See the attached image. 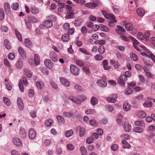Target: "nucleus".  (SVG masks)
Returning a JSON list of instances; mask_svg holds the SVG:
<instances>
[{
	"instance_id": "f257e3e1",
	"label": "nucleus",
	"mask_w": 155,
	"mask_h": 155,
	"mask_svg": "<svg viewBox=\"0 0 155 155\" xmlns=\"http://www.w3.org/2000/svg\"><path fill=\"white\" fill-rule=\"evenodd\" d=\"M78 99H77L75 97L71 96L69 97V99L74 103L78 104H80L81 101H84L86 100V97L84 95H81L78 97Z\"/></svg>"
},
{
	"instance_id": "f03ea898",
	"label": "nucleus",
	"mask_w": 155,
	"mask_h": 155,
	"mask_svg": "<svg viewBox=\"0 0 155 155\" xmlns=\"http://www.w3.org/2000/svg\"><path fill=\"white\" fill-rule=\"evenodd\" d=\"M70 68L71 72L73 75L78 76L79 74L80 70L78 67L74 64H71Z\"/></svg>"
},
{
	"instance_id": "7ed1b4c3",
	"label": "nucleus",
	"mask_w": 155,
	"mask_h": 155,
	"mask_svg": "<svg viewBox=\"0 0 155 155\" xmlns=\"http://www.w3.org/2000/svg\"><path fill=\"white\" fill-rule=\"evenodd\" d=\"M127 78L124 75H120L117 79L118 83L121 85L124 86L125 84V82L127 80Z\"/></svg>"
},
{
	"instance_id": "20e7f679",
	"label": "nucleus",
	"mask_w": 155,
	"mask_h": 155,
	"mask_svg": "<svg viewBox=\"0 0 155 155\" xmlns=\"http://www.w3.org/2000/svg\"><path fill=\"white\" fill-rule=\"evenodd\" d=\"M36 135L35 130L32 128L30 129L28 132V137L30 139H35Z\"/></svg>"
},
{
	"instance_id": "39448f33",
	"label": "nucleus",
	"mask_w": 155,
	"mask_h": 155,
	"mask_svg": "<svg viewBox=\"0 0 155 155\" xmlns=\"http://www.w3.org/2000/svg\"><path fill=\"white\" fill-rule=\"evenodd\" d=\"M18 50L19 54L22 58L25 59L26 57V53L24 50L21 47H19Z\"/></svg>"
},
{
	"instance_id": "423d86ee",
	"label": "nucleus",
	"mask_w": 155,
	"mask_h": 155,
	"mask_svg": "<svg viewBox=\"0 0 155 155\" xmlns=\"http://www.w3.org/2000/svg\"><path fill=\"white\" fill-rule=\"evenodd\" d=\"M60 81L62 84L66 86L69 87L70 85L69 81L67 79L64 78H60Z\"/></svg>"
},
{
	"instance_id": "0eeeda50",
	"label": "nucleus",
	"mask_w": 155,
	"mask_h": 155,
	"mask_svg": "<svg viewBox=\"0 0 155 155\" xmlns=\"http://www.w3.org/2000/svg\"><path fill=\"white\" fill-rule=\"evenodd\" d=\"M44 63L46 66L49 69L52 68L53 66L52 62L49 59L45 60Z\"/></svg>"
},
{
	"instance_id": "6e6552de",
	"label": "nucleus",
	"mask_w": 155,
	"mask_h": 155,
	"mask_svg": "<svg viewBox=\"0 0 155 155\" xmlns=\"http://www.w3.org/2000/svg\"><path fill=\"white\" fill-rule=\"evenodd\" d=\"M50 58L53 61L56 62L58 60L56 54L54 51H51L50 54Z\"/></svg>"
},
{
	"instance_id": "1a4fd4ad",
	"label": "nucleus",
	"mask_w": 155,
	"mask_h": 155,
	"mask_svg": "<svg viewBox=\"0 0 155 155\" xmlns=\"http://www.w3.org/2000/svg\"><path fill=\"white\" fill-rule=\"evenodd\" d=\"M4 7L6 13L8 15L10 14V7L9 4L8 2H6L4 4Z\"/></svg>"
},
{
	"instance_id": "9d476101",
	"label": "nucleus",
	"mask_w": 155,
	"mask_h": 155,
	"mask_svg": "<svg viewBox=\"0 0 155 155\" xmlns=\"http://www.w3.org/2000/svg\"><path fill=\"white\" fill-rule=\"evenodd\" d=\"M17 103L19 110H22L24 108V105L22 100L21 98L20 97L18 98Z\"/></svg>"
},
{
	"instance_id": "9b49d317",
	"label": "nucleus",
	"mask_w": 155,
	"mask_h": 155,
	"mask_svg": "<svg viewBox=\"0 0 155 155\" xmlns=\"http://www.w3.org/2000/svg\"><path fill=\"white\" fill-rule=\"evenodd\" d=\"M124 129L126 132H129L131 129V127L130 124L127 122H125L124 124Z\"/></svg>"
},
{
	"instance_id": "f8f14e48",
	"label": "nucleus",
	"mask_w": 155,
	"mask_h": 155,
	"mask_svg": "<svg viewBox=\"0 0 155 155\" xmlns=\"http://www.w3.org/2000/svg\"><path fill=\"white\" fill-rule=\"evenodd\" d=\"M117 27L118 28L116 29L115 31L118 34L121 35L125 32V31L124 29L122 26L117 25Z\"/></svg>"
},
{
	"instance_id": "ddd939ff",
	"label": "nucleus",
	"mask_w": 155,
	"mask_h": 155,
	"mask_svg": "<svg viewBox=\"0 0 155 155\" xmlns=\"http://www.w3.org/2000/svg\"><path fill=\"white\" fill-rule=\"evenodd\" d=\"M13 142L18 147H21L22 145L21 140L17 138H15L13 140Z\"/></svg>"
},
{
	"instance_id": "4468645a",
	"label": "nucleus",
	"mask_w": 155,
	"mask_h": 155,
	"mask_svg": "<svg viewBox=\"0 0 155 155\" xmlns=\"http://www.w3.org/2000/svg\"><path fill=\"white\" fill-rule=\"evenodd\" d=\"M98 85L102 87H105L107 86V83L106 81L103 79L98 80L97 82Z\"/></svg>"
},
{
	"instance_id": "2eb2a0df",
	"label": "nucleus",
	"mask_w": 155,
	"mask_h": 155,
	"mask_svg": "<svg viewBox=\"0 0 155 155\" xmlns=\"http://www.w3.org/2000/svg\"><path fill=\"white\" fill-rule=\"evenodd\" d=\"M19 135L23 139L26 137L27 134L24 128L23 127L21 128L20 130Z\"/></svg>"
},
{
	"instance_id": "dca6fc26",
	"label": "nucleus",
	"mask_w": 155,
	"mask_h": 155,
	"mask_svg": "<svg viewBox=\"0 0 155 155\" xmlns=\"http://www.w3.org/2000/svg\"><path fill=\"white\" fill-rule=\"evenodd\" d=\"M68 15L66 16V18L67 19L73 18L74 12L73 10H68L67 11Z\"/></svg>"
},
{
	"instance_id": "f3484780",
	"label": "nucleus",
	"mask_w": 155,
	"mask_h": 155,
	"mask_svg": "<svg viewBox=\"0 0 155 155\" xmlns=\"http://www.w3.org/2000/svg\"><path fill=\"white\" fill-rule=\"evenodd\" d=\"M44 26L47 28H51L53 25L52 20L45 21L44 23Z\"/></svg>"
},
{
	"instance_id": "a211bd4d",
	"label": "nucleus",
	"mask_w": 155,
	"mask_h": 155,
	"mask_svg": "<svg viewBox=\"0 0 155 155\" xmlns=\"http://www.w3.org/2000/svg\"><path fill=\"white\" fill-rule=\"evenodd\" d=\"M102 63L103 64V66L104 70H108L110 69V66L108 65V62L106 60H104L103 61Z\"/></svg>"
},
{
	"instance_id": "6ab92c4d",
	"label": "nucleus",
	"mask_w": 155,
	"mask_h": 155,
	"mask_svg": "<svg viewBox=\"0 0 155 155\" xmlns=\"http://www.w3.org/2000/svg\"><path fill=\"white\" fill-rule=\"evenodd\" d=\"M82 21L81 18H77L74 21V25L76 26H79L82 23Z\"/></svg>"
},
{
	"instance_id": "aec40b11",
	"label": "nucleus",
	"mask_w": 155,
	"mask_h": 155,
	"mask_svg": "<svg viewBox=\"0 0 155 155\" xmlns=\"http://www.w3.org/2000/svg\"><path fill=\"white\" fill-rule=\"evenodd\" d=\"M4 45L7 49L10 50L11 48L12 47L10 43L7 39H5L4 41Z\"/></svg>"
},
{
	"instance_id": "412c9836",
	"label": "nucleus",
	"mask_w": 155,
	"mask_h": 155,
	"mask_svg": "<svg viewBox=\"0 0 155 155\" xmlns=\"http://www.w3.org/2000/svg\"><path fill=\"white\" fill-rule=\"evenodd\" d=\"M130 108V106L129 104L127 102H125L123 105V108L125 111H128Z\"/></svg>"
},
{
	"instance_id": "4be33fe9",
	"label": "nucleus",
	"mask_w": 155,
	"mask_h": 155,
	"mask_svg": "<svg viewBox=\"0 0 155 155\" xmlns=\"http://www.w3.org/2000/svg\"><path fill=\"white\" fill-rule=\"evenodd\" d=\"M134 124L135 125L138 126H141L142 127H145V124L143 121H137L134 122Z\"/></svg>"
},
{
	"instance_id": "5701e85b",
	"label": "nucleus",
	"mask_w": 155,
	"mask_h": 155,
	"mask_svg": "<svg viewBox=\"0 0 155 155\" xmlns=\"http://www.w3.org/2000/svg\"><path fill=\"white\" fill-rule=\"evenodd\" d=\"M136 12L138 15L140 17L143 15L145 13L144 9L141 8H138Z\"/></svg>"
},
{
	"instance_id": "b1692460",
	"label": "nucleus",
	"mask_w": 155,
	"mask_h": 155,
	"mask_svg": "<svg viewBox=\"0 0 155 155\" xmlns=\"http://www.w3.org/2000/svg\"><path fill=\"white\" fill-rule=\"evenodd\" d=\"M35 64L36 65L39 64L40 63V58L39 55L36 54L34 56Z\"/></svg>"
},
{
	"instance_id": "393cba45",
	"label": "nucleus",
	"mask_w": 155,
	"mask_h": 155,
	"mask_svg": "<svg viewBox=\"0 0 155 155\" xmlns=\"http://www.w3.org/2000/svg\"><path fill=\"white\" fill-rule=\"evenodd\" d=\"M122 143L123 144V147L124 148L130 149L131 146L129 143H128L125 140H123L122 141Z\"/></svg>"
},
{
	"instance_id": "a878e982",
	"label": "nucleus",
	"mask_w": 155,
	"mask_h": 155,
	"mask_svg": "<svg viewBox=\"0 0 155 155\" xmlns=\"http://www.w3.org/2000/svg\"><path fill=\"white\" fill-rule=\"evenodd\" d=\"M25 45L28 48H30L31 47V43L30 40L28 38H26L25 40Z\"/></svg>"
},
{
	"instance_id": "bb28decb",
	"label": "nucleus",
	"mask_w": 155,
	"mask_h": 155,
	"mask_svg": "<svg viewBox=\"0 0 155 155\" xmlns=\"http://www.w3.org/2000/svg\"><path fill=\"white\" fill-rule=\"evenodd\" d=\"M15 32L16 34V35L19 40L20 41H21L22 40V36L20 34V33L16 29H15Z\"/></svg>"
},
{
	"instance_id": "cd10ccee",
	"label": "nucleus",
	"mask_w": 155,
	"mask_h": 155,
	"mask_svg": "<svg viewBox=\"0 0 155 155\" xmlns=\"http://www.w3.org/2000/svg\"><path fill=\"white\" fill-rule=\"evenodd\" d=\"M29 22L32 23H35L38 22L37 19L35 17L32 16H31L28 17Z\"/></svg>"
},
{
	"instance_id": "c85d7f7f",
	"label": "nucleus",
	"mask_w": 155,
	"mask_h": 155,
	"mask_svg": "<svg viewBox=\"0 0 155 155\" xmlns=\"http://www.w3.org/2000/svg\"><path fill=\"white\" fill-rule=\"evenodd\" d=\"M110 64L113 65L115 68H117L120 66V64L118 63L117 61L112 60H110Z\"/></svg>"
},
{
	"instance_id": "c756f323",
	"label": "nucleus",
	"mask_w": 155,
	"mask_h": 155,
	"mask_svg": "<svg viewBox=\"0 0 155 155\" xmlns=\"http://www.w3.org/2000/svg\"><path fill=\"white\" fill-rule=\"evenodd\" d=\"M61 39L64 41H67L70 39L69 36L68 34H64L62 36Z\"/></svg>"
},
{
	"instance_id": "7c9ffc66",
	"label": "nucleus",
	"mask_w": 155,
	"mask_h": 155,
	"mask_svg": "<svg viewBox=\"0 0 155 155\" xmlns=\"http://www.w3.org/2000/svg\"><path fill=\"white\" fill-rule=\"evenodd\" d=\"M91 104L94 106L97 104L98 102V100L95 97H92L91 100Z\"/></svg>"
},
{
	"instance_id": "2f4dec72",
	"label": "nucleus",
	"mask_w": 155,
	"mask_h": 155,
	"mask_svg": "<svg viewBox=\"0 0 155 155\" xmlns=\"http://www.w3.org/2000/svg\"><path fill=\"white\" fill-rule=\"evenodd\" d=\"M73 134V131L72 130H70L67 131L65 134V136L67 137H69L71 136Z\"/></svg>"
},
{
	"instance_id": "473e14b6",
	"label": "nucleus",
	"mask_w": 155,
	"mask_h": 155,
	"mask_svg": "<svg viewBox=\"0 0 155 155\" xmlns=\"http://www.w3.org/2000/svg\"><path fill=\"white\" fill-rule=\"evenodd\" d=\"M133 130L138 133H142L143 132V129L139 127H136L134 128L133 129Z\"/></svg>"
},
{
	"instance_id": "72a5a7b5",
	"label": "nucleus",
	"mask_w": 155,
	"mask_h": 155,
	"mask_svg": "<svg viewBox=\"0 0 155 155\" xmlns=\"http://www.w3.org/2000/svg\"><path fill=\"white\" fill-rule=\"evenodd\" d=\"M100 27L101 29V30L104 32H107L109 31V28L108 27H106L104 25L102 24L100 25Z\"/></svg>"
},
{
	"instance_id": "f704fd0d",
	"label": "nucleus",
	"mask_w": 155,
	"mask_h": 155,
	"mask_svg": "<svg viewBox=\"0 0 155 155\" xmlns=\"http://www.w3.org/2000/svg\"><path fill=\"white\" fill-rule=\"evenodd\" d=\"M19 4L17 2H15L12 5L11 8L15 10H17L19 9Z\"/></svg>"
},
{
	"instance_id": "c9c22d12",
	"label": "nucleus",
	"mask_w": 155,
	"mask_h": 155,
	"mask_svg": "<svg viewBox=\"0 0 155 155\" xmlns=\"http://www.w3.org/2000/svg\"><path fill=\"white\" fill-rule=\"evenodd\" d=\"M98 50L100 54H102L105 51V48L104 46H100L98 48Z\"/></svg>"
},
{
	"instance_id": "e433bc0d",
	"label": "nucleus",
	"mask_w": 155,
	"mask_h": 155,
	"mask_svg": "<svg viewBox=\"0 0 155 155\" xmlns=\"http://www.w3.org/2000/svg\"><path fill=\"white\" fill-rule=\"evenodd\" d=\"M109 21L108 25L110 27H114L115 25L114 23L117 22V21L115 19H111V20H109Z\"/></svg>"
},
{
	"instance_id": "4c0bfd02",
	"label": "nucleus",
	"mask_w": 155,
	"mask_h": 155,
	"mask_svg": "<svg viewBox=\"0 0 155 155\" xmlns=\"http://www.w3.org/2000/svg\"><path fill=\"white\" fill-rule=\"evenodd\" d=\"M3 100L4 103L7 106H10L11 104L10 101L8 98L4 97H3Z\"/></svg>"
},
{
	"instance_id": "58836bf2",
	"label": "nucleus",
	"mask_w": 155,
	"mask_h": 155,
	"mask_svg": "<svg viewBox=\"0 0 155 155\" xmlns=\"http://www.w3.org/2000/svg\"><path fill=\"white\" fill-rule=\"evenodd\" d=\"M143 105L145 107H150L152 106V103L150 101H147L143 104Z\"/></svg>"
},
{
	"instance_id": "ea45409f",
	"label": "nucleus",
	"mask_w": 155,
	"mask_h": 155,
	"mask_svg": "<svg viewBox=\"0 0 155 155\" xmlns=\"http://www.w3.org/2000/svg\"><path fill=\"white\" fill-rule=\"evenodd\" d=\"M18 86L20 91L23 92L24 91V86L21 80H20L18 83Z\"/></svg>"
},
{
	"instance_id": "a19ab883",
	"label": "nucleus",
	"mask_w": 155,
	"mask_h": 155,
	"mask_svg": "<svg viewBox=\"0 0 155 155\" xmlns=\"http://www.w3.org/2000/svg\"><path fill=\"white\" fill-rule=\"evenodd\" d=\"M5 17V14L3 9L0 8V20L2 21Z\"/></svg>"
},
{
	"instance_id": "79ce46f5",
	"label": "nucleus",
	"mask_w": 155,
	"mask_h": 155,
	"mask_svg": "<svg viewBox=\"0 0 155 155\" xmlns=\"http://www.w3.org/2000/svg\"><path fill=\"white\" fill-rule=\"evenodd\" d=\"M125 27L127 30L130 31L133 28L132 25L130 23H127L125 25Z\"/></svg>"
},
{
	"instance_id": "37998d69",
	"label": "nucleus",
	"mask_w": 155,
	"mask_h": 155,
	"mask_svg": "<svg viewBox=\"0 0 155 155\" xmlns=\"http://www.w3.org/2000/svg\"><path fill=\"white\" fill-rule=\"evenodd\" d=\"M130 58L134 61H136L138 60L137 56L134 53H132L130 54Z\"/></svg>"
},
{
	"instance_id": "c03bdc74",
	"label": "nucleus",
	"mask_w": 155,
	"mask_h": 155,
	"mask_svg": "<svg viewBox=\"0 0 155 155\" xmlns=\"http://www.w3.org/2000/svg\"><path fill=\"white\" fill-rule=\"evenodd\" d=\"M137 115L138 116H146L147 114L146 113L143 111H140L137 112Z\"/></svg>"
},
{
	"instance_id": "a18cd8bd",
	"label": "nucleus",
	"mask_w": 155,
	"mask_h": 155,
	"mask_svg": "<svg viewBox=\"0 0 155 155\" xmlns=\"http://www.w3.org/2000/svg\"><path fill=\"white\" fill-rule=\"evenodd\" d=\"M31 12L34 14H36L38 13L39 10L36 7H33L31 9Z\"/></svg>"
},
{
	"instance_id": "49530a36",
	"label": "nucleus",
	"mask_w": 155,
	"mask_h": 155,
	"mask_svg": "<svg viewBox=\"0 0 155 155\" xmlns=\"http://www.w3.org/2000/svg\"><path fill=\"white\" fill-rule=\"evenodd\" d=\"M16 66L18 69H21L22 67V63L20 61H18L16 63Z\"/></svg>"
},
{
	"instance_id": "de8ad7c7",
	"label": "nucleus",
	"mask_w": 155,
	"mask_h": 155,
	"mask_svg": "<svg viewBox=\"0 0 155 155\" xmlns=\"http://www.w3.org/2000/svg\"><path fill=\"white\" fill-rule=\"evenodd\" d=\"M107 100L108 102L112 103H114L116 102V100L114 98L112 97H108L107 98Z\"/></svg>"
},
{
	"instance_id": "09e8293b",
	"label": "nucleus",
	"mask_w": 155,
	"mask_h": 155,
	"mask_svg": "<svg viewBox=\"0 0 155 155\" xmlns=\"http://www.w3.org/2000/svg\"><path fill=\"white\" fill-rule=\"evenodd\" d=\"M41 71L43 74L46 75H47L49 74V72L46 68H42L41 69Z\"/></svg>"
},
{
	"instance_id": "8fccbe9b",
	"label": "nucleus",
	"mask_w": 155,
	"mask_h": 155,
	"mask_svg": "<svg viewBox=\"0 0 155 155\" xmlns=\"http://www.w3.org/2000/svg\"><path fill=\"white\" fill-rule=\"evenodd\" d=\"M75 89L78 91H83L82 88L80 85L76 84L74 86Z\"/></svg>"
},
{
	"instance_id": "3c124183",
	"label": "nucleus",
	"mask_w": 155,
	"mask_h": 155,
	"mask_svg": "<svg viewBox=\"0 0 155 155\" xmlns=\"http://www.w3.org/2000/svg\"><path fill=\"white\" fill-rule=\"evenodd\" d=\"M95 111L94 110L89 109L86 110L85 111V113L86 114H91L95 113Z\"/></svg>"
},
{
	"instance_id": "603ef678",
	"label": "nucleus",
	"mask_w": 155,
	"mask_h": 155,
	"mask_svg": "<svg viewBox=\"0 0 155 155\" xmlns=\"http://www.w3.org/2000/svg\"><path fill=\"white\" fill-rule=\"evenodd\" d=\"M85 130L84 128H80L79 135L81 137H83L84 134Z\"/></svg>"
},
{
	"instance_id": "864d4df0",
	"label": "nucleus",
	"mask_w": 155,
	"mask_h": 155,
	"mask_svg": "<svg viewBox=\"0 0 155 155\" xmlns=\"http://www.w3.org/2000/svg\"><path fill=\"white\" fill-rule=\"evenodd\" d=\"M75 61L76 64L79 66H82L84 65V63L81 60H76Z\"/></svg>"
},
{
	"instance_id": "5fc2aeb1",
	"label": "nucleus",
	"mask_w": 155,
	"mask_h": 155,
	"mask_svg": "<svg viewBox=\"0 0 155 155\" xmlns=\"http://www.w3.org/2000/svg\"><path fill=\"white\" fill-rule=\"evenodd\" d=\"M90 8H93L96 7H97L98 5L97 3L94 2L93 3H90Z\"/></svg>"
},
{
	"instance_id": "6e6d98bb",
	"label": "nucleus",
	"mask_w": 155,
	"mask_h": 155,
	"mask_svg": "<svg viewBox=\"0 0 155 155\" xmlns=\"http://www.w3.org/2000/svg\"><path fill=\"white\" fill-rule=\"evenodd\" d=\"M57 120L59 122L64 123L65 122V120L63 117H56Z\"/></svg>"
},
{
	"instance_id": "4d7b16f0",
	"label": "nucleus",
	"mask_w": 155,
	"mask_h": 155,
	"mask_svg": "<svg viewBox=\"0 0 155 155\" xmlns=\"http://www.w3.org/2000/svg\"><path fill=\"white\" fill-rule=\"evenodd\" d=\"M63 115L64 116H74L75 115V114L74 113L66 112L63 113Z\"/></svg>"
},
{
	"instance_id": "13d9d810",
	"label": "nucleus",
	"mask_w": 155,
	"mask_h": 155,
	"mask_svg": "<svg viewBox=\"0 0 155 155\" xmlns=\"http://www.w3.org/2000/svg\"><path fill=\"white\" fill-rule=\"evenodd\" d=\"M95 60L97 61H100L103 59V57L100 54H97L94 57Z\"/></svg>"
},
{
	"instance_id": "bf43d9fd",
	"label": "nucleus",
	"mask_w": 155,
	"mask_h": 155,
	"mask_svg": "<svg viewBox=\"0 0 155 155\" xmlns=\"http://www.w3.org/2000/svg\"><path fill=\"white\" fill-rule=\"evenodd\" d=\"M50 84L51 86L54 89H58V86L53 81H50Z\"/></svg>"
},
{
	"instance_id": "052dcab7",
	"label": "nucleus",
	"mask_w": 155,
	"mask_h": 155,
	"mask_svg": "<svg viewBox=\"0 0 155 155\" xmlns=\"http://www.w3.org/2000/svg\"><path fill=\"white\" fill-rule=\"evenodd\" d=\"M15 54L13 53H10L8 55V58L10 60H13L15 58Z\"/></svg>"
},
{
	"instance_id": "680f3d73",
	"label": "nucleus",
	"mask_w": 155,
	"mask_h": 155,
	"mask_svg": "<svg viewBox=\"0 0 155 155\" xmlns=\"http://www.w3.org/2000/svg\"><path fill=\"white\" fill-rule=\"evenodd\" d=\"M28 94L29 97H32L33 96L34 94V92L33 90L31 89H30L29 90Z\"/></svg>"
},
{
	"instance_id": "e2e57ef3",
	"label": "nucleus",
	"mask_w": 155,
	"mask_h": 155,
	"mask_svg": "<svg viewBox=\"0 0 155 155\" xmlns=\"http://www.w3.org/2000/svg\"><path fill=\"white\" fill-rule=\"evenodd\" d=\"M125 92L127 94L130 95L132 93V90L130 88L127 87L126 90Z\"/></svg>"
},
{
	"instance_id": "0e129e2a",
	"label": "nucleus",
	"mask_w": 155,
	"mask_h": 155,
	"mask_svg": "<svg viewBox=\"0 0 155 155\" xmlns=\"http://www.w3.org/2000/svg\"><path fill=\"white\" fill-rule=\"evenodd\" d=\"M53 121L52 120H49L45 122V124L46 126L49 127L51 125Z\"/></svg>"
},
{
	"instance_id": "69168bd1",
	"label": "nucleus",
	"mask_w": 155,
	"mask_h": 155,
	"mask_svg": "<svg viewBox=\"0 0 155 155\" xmlns=\"http://www.w3.org/2000/svg\"><path fill=\"white\" fill-rule=\"evenodd\" d=\"M25 74L27 77L30 78L31 77V73L29 70H26L25 71Z\"/></svg>"
},
{
	"instance_id": "338daca9",
	"label": "nucleus",
	"mask_w": 155,
	"mask_h": 155,
	"mask_svg": "<svg viewBox=\"0 0 155 155\" xmlns=\"http://www.w3.org/2000/svg\"><path fill=\"white\" fill-rule=\"evenodd\" d=\"M81 31L83 34H85L87 31V28L85 26H84L81 28Z\"/></svg>"
},
{
	"instance_id": "774afa93",
	"label": "nucleus",
	"mask_w": 155,
	"mask_h": 155,
	"mask_svg": "<svg viewBox=\"0 0 155 155\" xmlns=\"http://www.w3.org/2000/svg\"><path fill=\"white\" fill-rule=\"evenodd\" d=\"M93 141V138L92 137H89L86 140V142L88 144H91Z\"/></svg>"
}]
</instances>
